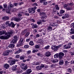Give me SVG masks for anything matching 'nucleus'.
<instances>
[{
  "mask_svg": "<svg viewBox=\"0 0 74 74\" xmlns=\"http://www.w3.org/2000/svg\"><path fill=\"white\" fill-rule=\"evenodd\" d=\"M29 32H28L25 35L26 37H28V36H29Z\"/></svg>",
  "mask_w": 74,
  "mask_h": 74,
  "instance_id": "obj_47",
  "label": "nucleus"
},
{
  "mask_svg": "<svg viewBox=\"0 0 74 74\" xmlns=\"http://www.w3.org/2000/svg\"><path fill=\"white\" fill-rule=\"evenodd\" d=\"M59 58L60 59H62L63 58V57L64 55V54L63 53L60 52L58 54Z\"/></svg>",
  "mask_w": 74,
  "mask_h": 74,
  "instance_id": "obj_6",
  "label": "nucleus"
},
{
  "mask_svg": "<svg viewBox=\"0 0 74 74\" xmlns=\"http://www.w3.org/2000/svg\"><path fill=\"white\" fill-rule=\"evenodd\" d=\"M38 56H42V54L41 53H38L37 54Z\"/></svg>",
  "mask_w": 74,
  "mask_h": 74,
  "instance_id": "obj_43",
  "label": "nucleus"
},
{
  "mask_svg": "<svg viewBox=\"0 0 74 74\" xmlns=\"http://www.w3.org/2000/svg\"><path fill=\"white\" fill-rule=\"evenodd\" d=\"M47 18V16L45 15H43L41 17V19H46Z\"/></svg>",
  "mask_w": 74,
  "mask_h": 74,
  "instance_id": "obj_15",
  "label": "nucleus"
},
{
  "mask_svg": "<svg viewBox=\"0 0 74 74\" xmlns=\"http://www.w3.org/2000/svg\"><path fill=\"white\" fill-rule=\"evenodd\" d=\"M69 7V5H68V4H65L63 6L64 7L66 8H67V7Z\"/></svg>",
  "mask_w": 74,
  "mask_h": 74,
  "instance_id": "obj_41",
  "label": "nucleus"
},
{
  "mask_svg": "<svg viewBox=\"0 0 74 74\" xmlns=\"http://www.w3.org/2000/svg\"><path fill=\"white\" fill-rule=\"evenodd\" d=\"M70 53L71 55L73 56L74 55V53L73 52H70Z\"/></svg>",
  "mask_w": 74,
  "mask_h": 74,
  "instance_id": "obj_61",
  "label": "nucleus"
},
{
  "mask_svg": "<svg viewBox=\"0 0 74 74\" xmlns=\"http://www.w3.org/2000/svg\"><path fill=\"white\" fill-rule=\"evenodd\" d=\"M54 61L55 62V63H56V62H58V60L57 59H55L54 60Z\"/></svg>",
  "mask_w": 74,
  "mask_h": 74,
  "instance_id": "obj_64",
  "label": "nucleus"
},
{
  "mask_svg": "<svg viewBox=\"0 0 74 74\" xmlns=\"http://www.w3.org/2000/svg\"><path fill=\"white\" fill-rule=\"evenodd\" d=\"M1 26L3 28V29H4L5 27H7V25H6V24H5L2 25Z\"/></svg>",
  "mask_w": 74,
  "mask_h": 74,
  "instance_id": "obj_21",
  "label": "nucleus"
},
{
  "mask_svg": "<svg viewBox=\"0 0 74 74\" xmlns=\"http://www.w3.org/2000/svg\"><path fill=\"white\" fill-rule=\"evenodd\" d=\"M33 6H35V5H36V6H37V5H37V3H35L33 4Z\"/></svg>",
  "mask_w": 74,
  "mask_h": 74,
  "instance_id": "obj_52",
  "label": "nucleus"
},
{
  "mask_svg": "<svg viewBox=\"0 0 74 74\" xmlns=\"http://www.w3.org/2000/svg\"><path fill=\"white\" fill-rule=\"evenodd\" d=\"M65 16L66 18H69V15L68 14H66L65 15Z\"/></svg>",
  "mask_w": 74,
  "mask_h": 74,
  "instance_id": "obj_36",
  "label": "nucleus"
},
{
  "mask_svg": "<svg viewBox=\"0 0 74 74\" xmlns=\"http://www.w3.org/2000/svg\"><path fill=\"white\" fill-rule=\"evenodd\" d=\"M71 48V46H67L65 47V49H69Z\"/></svg>",
  "mask_w": 74,
  "mask_h": 74,
  "instance_id": "obj_42",
  "label": "nucleus"
},
{
  "mask_svg": "<svg viewBox=\"0 0 74 74\" xmlns=\"http://www.w3.org/2000/svg\"><path fill=\"white\" fill-rule=\"evenodd\" d=\"M32 72V71L31 69H29L27 70V74H30V73H31Z\"/></svg>",
  "mask_w": 74,
  "mask_h": 74,
  "instance_id": "obj_13",
  "label": "nucleus"
},
{
  "mask_svg": "<svg viewBox=\"0 0 74 74\" xmlns=\"http://www.w3.org/2000/svg\"><path fill=\"white\" fill-rule=\"evenodd\" d=\"M35 48L36 49H38L40 48V46L38 45H36Z\"/></svg>",
  "mask_w": 74,
  "mask_h": 74,
  "instance_id": "obj_32",
  "label": "nucleus"
},
{
  "mask_svg": "<svg viewBox=\"0 0 74 74\" xmlns=\"http://www.w3.org/2000/svg\"><path fill=\"white\" fill-rule=\"evenodd\" d=\"M17 66H18L16 65L13 66L12 67V70L13 71H15V70H16V67H17Z\"/></svg>",
  "mask_w": 74,
  "mask_h": 74,
  "instance_id": "obj_11",
  "label": "nucleus"
},
{
  "mask_svg": "<svg viewBox=\"0 0 74 74\" xmlns=\"http://www.w3.org/2000/svg\"><path fill=\"white\" fill-rule=\"evenodd\" d=\"M9 19V17L8 16H4L3 18V20H5L6 21L8 20Z\"/></svg>",
  "mask_w": 74,
  "mask_h": 74,
  "instance_id": "obj_14",
  "label": "nucleus"
},
{
  "mask_svg": "<svg viewBox=\"0 0 74 74\" xmlns=\"http://www.w3.org/2000/svg\"><path fill=\"white\" fill-rule=\"evenodd\" d=\"M23 17H22V15L20 13H19L18 15V17L17 18H13V19L16 21V22H19L22 19Z\"/></svg>",
  "mask_w": 74,
  "mask_h": 74,
  "instance_id": "obj_2",
  "label": "nucleus"
},
{
  "mask_svg": "<svg viewBox=\"0 0 74 74\" xmlns=\"http://www.w3.org/2000/svg\"><path fill=\"white\" fill-rule=\"evenodd\" d=\"M38 51V49L34 50L32 51L33 53H35V52H37Z\"/></svg>",
  "mask_w": 74,
  "mask_h": 74,
  "instance_id": "obj_40",
  "label": "nucleus"
},
{
  "mask_svg": "<svg viewBox=\"0 0 74 74\" xmlns=\"http://www.w3.org/2000/svg\"><path fill=\"white\" fill-rule=\"evenodd\" d=\"M26 64H24L23 63H22L20 65V67L21 68H22Z\"/></svg>",
  "mask_w": 74,
  "mask_h": 74,
  "instance_id": "obj_27",
  "label": "nucleus"
},
{
  "mask_svg": "<svg viewBox=\"0 0 74 74\" xmlns=\"http://www.w3.org/2000/svg\"><path fill=\"white\" fill-rule=\"evenodd\" d=\"M40 36V35L38 34H36V37H39Z\"/></svg>",
  "mask_w": 74,
  "mask_h": 74,
  "instance_id": "obj_58",
  "label": "nucleus"
},
{
  "mask_svg": "<svg viewBox=\"0 0 74 74\" xmlns=\"http://www.w3.org/2000/svg\"><path fill=\"white\" fill-rule=\"evenodd\" d=\"M19 43V44H22V43H23V38H21L20 39Z\"/></svg>",
  "mask_w": 74,
  "mask_h": 74,
  "instance_id": "obj_19",
  "label": "nucleus"
},
{
  "mask_svg": "<svg viewBox=\"0 0 74 74\" xmlns=\"http://www.w3.org/2000/svg\"><path fill=\"white\" fill-rule=\"evenodd\" d=\"M18 51H19L20 52H22V50L21 49H19Z\"/></svg>",
  "mask_w": 74,
  "mask_h": 74,
  "instance_id": "obj_59",
  "label": "nucleus"
},
{
  "mask_svg": "<svg viewBox=\"0 0 74 74\" xmlns=\"http://www.w3.org/2000/svg\"><path fill=\"white\" fill-rule=\"evenodd\" d=\"M42 68L40 66H39L36 67V69H37L38 70H41Z\"/></svg>",
  "mask_w": 74,
  "mask_h": 74,
  "instance_id": "obj_20",
  "label": "nucleus"
},
{
  "mask_svg": "<svg viewBox=\"0 0 74 74\" xmlns=\"http://www.w3.org/2000/svg\"><path fill=\"white\" fill-rule=\"evenodd\" d=\"M14 47H15V45L14 44H10L9 45V48H14Z\"/></svg>",
  "mask_w": 74,
  "mask_h": 74,
  "instance_id": "obj_17",
  "label": "nucleus"
},
{
  "mask_svg": "<svg viewBox=\"0 0 74 74\" xmlns=\"http://www.w3.org/2000/svg\"><path fill=\"white\" fill-rule=\"evenodd\" d=\"M5 33V31H0V35H2V34H4Z\"/></svg>",
  "mask_w": 74,
  "mask_h": 74,
  "instance_id": "obj_24",
  "label": "nucleus"
},
{
  "mask_svg": "<svg viewBox=\"0 0 74 74\" xmlns=\"http://www.w3.org/2000/svg\"><path fill=\"white\" fill-rule=\"evenodd\" d=\"M67 71L69 72H71V71H72V70H71V69L70 68H69L68 69Z\"/></svg>",
  "mask_w": 74,
  "mask_h": 74,
  "instance_id": "obj_45",
  "label": "nucleus"
},
{
  "mask_svg": "<svg viewBox=\"0 0 74 74\" xmlns=\"http://www.w3.org/2000/svg\"><path fill=\"white\" fill-rule=\"evenodd\" d=\"M14 33V31L13 30H11L9 32L5 33V35H7L6 36H1L0 37V38L1 39L3 40L7 39L10 36L12 35V34Z\"/></svg>",
  "mask_w": 74,
  "mask_h": 74,
  "instance_id": "obj_1",
  "label": "nucleus"
},
{
  "mask_svg": "<svg viewBox=\"0 0 74 74\" xmlns=\"http://www.w3.org/2000/svg\"><path fill=\"white\" fill-rule=\"evenodd\" d=\"M58 55H59V54H55L54 56V58H58Z\"/></svg>",
  "mask_w": 74,
  "mask_h": 74,
  "instance_id": "obj_37",
  "label": "nucleus"
},
{
  "mask_svg": "<svg viewBox=\"0 0 74 74\" xmlns=\"http://www.w3.org/2000/svg\"><path fill=\"white\" fill-rule=\"evenodd\" d=\"M27 54H28V55H29V54L31 53V51H27Z\"/></svg>",
  "mask_w": 74,
  "mask_h": 74,
  "instance_id": "obj_53",
  "label": "nucleus"
},
{
  "mask_svg": "<svg viewBox=\"0 0 74 74\" xmlns=\"http://www.w3.org/2000/svg\"><path fill=\"white\" fill-rule=\"evenodd\" d=\"M18 39V37L16 36H14V37L13 39L12 40V42L13 43H14V42H16L17 41V40Z\"/></svg>",
  "mask_w": 74,
  "mask_h": 74,
  "instance_id": "obj_7",
  "label": "nucleus"
},
{
  "mask_svg": "<svg viewBox=\"0 0 74 74\" xmlns=\"http://www.w3.org/2000/svg\"><path fill=\"white\" fill-rule=\"evenodd\" d=\"M9 50H7L5 52H4L3 53V56H8L9 55Z\"/></svg>",
  "mask_w": 74,
  "mask_h": 74,
  "instance_id": "obj_8",
  "label": "nucleus"
},
{
  "mask_svg": "<svg viewBox=\"0 0 74 74\" xmlns=\"http://www.w3.org/2000/svg\"><path fill=\"white\" fill-rule=\"evenodd\" d=\"M40 66L42 69V68H43V67H44L45 66H44V64H41Z\"/></svg>",
  "mask_w": 74,
  "mask_h": 74,
  "instance_id": "obj_57",
  "label": "nucleus"
},
{
  "mask_svg": "<svg viewBox=\"0 0 74 74\" xmlns=\"http://www.w3.org/2000/svg\"><path fill=\"white\" fill-rule=\"evenodd\" d=\"M60 47V45L56 47H55V46H53L51 47V48L52 49H53L54 51L56 52L57 51H58V48H59Z\"/></svg>",
  "mask_w": 74,
  "mask_h": 74,
  "instance_id": "obj_4",
  "label": "nucleus"
},
{
  "mask_svg": "<svg viewBox=\"0 0 74 74\" xmlns=\"http://www.w3.org/2000/svg\"><path fill=\"white\" fill-rule=\"evenodd\" d=\"M31 8H33V10H36V9H37V7L35 6L34 7Z\"/></svg>",
  "mask_w": 74,
  "mask_h": 74,
  "instance_id": "obj_51",
  "label": "nucleus"
},
{
  "mask_svg": "<svg viewBox=\"0 0 74 74\" xmlns=\"http://www.w3.org/2000/svg\"><path fill=\"white\" fill-rule=\"evenodd\" d=\"M66 9L67 10H72V8H66Z\"/></svg>",
  "mask_w": 74,
  "mask_h": 74,
  "instance_id": "obj_50",
  "label": "nucleus"
},
{
  "mask_svg": "<svg viewBox=\"0 0 74 74\" xmlns=\"http://www.w3.org/2000/svg\"><path fill=\"white\" fill-rule=\"evenodd\" d=\"M65 12L63 10H60V14H63Z\"/></svg>",
  "mask_w": 74,
  "mask_h": 74,
  "instance_id": "obj_29",
  "label": "nucleus"
},
{
  "mask_svg": "<svg viewBox=\"0 0 74 74\" xmlns=\"http://www.w3.org/2000/svg\"><path fill=\"white\" fill-rule=\"evenodd\" d=\"M27 29H25L24 30V31L22 32L21 33L22 34V35H24L26 32H27Z\"/></svg>",
  "mask_w": 74,
  "mask_h": 74,
  "instance_id": "obj_23",
  "label": "nucleus"
},
{
  "mask_svg": "<svg viewBox=\"0 0 74 74\" xmlns=\"http://www.w3.org/2000/svg\"><path fill=\"white\" fill-rule=\"evenodd\" d=\"M29 44L30 45L33 46L34 45V42L32 41H30L29 42Z\"/></svg>",
  "mask_w": 74,
  "mask_h": 74,
  "instance_id": "obj_25",
  "label": "nucleus"
},
{
  "mask_svg": "<svg viewBox=\"0 0 74 74\" xmlns=\"http://www.w3.org/2000/svg\"><path fill=\"white\" fill-rule=\"evenodd\" d=\"M7 5L6 4H3V8H7Z\"/></svg>",
  "mask_w": 74,
  "mask_h": 74,
  "instance_id": "obj_31",
  "label": "nucleus"
},
{
  "mask_svg": "<svg viewBox=\"0 0 74 74\" xmlns=\"http://www.w3.org/2000/svg\"><path fill=\"white\" fill-rule=\"evenodd\" d=\"M17 11V9L15 8H13L12 10H11V12H16Z\"/></svg>",
  "mask_w": 74,
  "mask_h": 74,
  "instance_id": "obj_26",
  "label": "nucleus"
},
{
  "mask_svg": "<svg viewBox=\"0 0 74 74\" xmlns=\"http://www.w3.org/2000/svg\"><path fill=\"white\" fill-rule=\"evenodd\" d=\"M20 53V51H17L15 53V54H16V53Z\"/></svg>",
  "mask_w": 74,
  "mask_h": 74,
  "instance_id": "obj_60",
  "label": "nucleus"
},
{
  "mask_svg": "<svg viewBox=\"0 0 74 74\" xmlns=\"http://www.w3.org/2000/svg\"><path fill=\"white\" fill-rule=\"evenodd\" d=\"M29 46L27 45H26L24 46V47L25 48H28Z\"/></svg>",
  "mask_w": 74,
  "mask_h": 74,
  "instance_id": "obj_46",
  "label": "nucleus"
},
{
  "mask_svg": "<svg viewBox=\"0 0 74 74\" xmlns=\"http://www.w3.org/2000/svg\"><path fill=\"white\" fill-rule=\"evenodd\" d=\"M10 67V65L7 64H5L4 65V67L6 68V69H8L9 67Z\"/></svg>",
  "mask_w": 74,
  "mask_h": 74,
  "instance_id": "obj_12",
  "label": "nucleus"
},
{
  "mask_svg": "<svg viewBox=\"0 0 74 74\" xmlns=\"http://www.w3.org/2000/svg\"><path fill=\"white\" fill-rule=\"evenodd\" d=\"M59 64L60 65H63V64H64V62H63V61L61 60L59 61Z\"/></svg>",
  "mask_w": 74,
  "mask_h": 74,
  "instance_id": "obj_22",
  "label": "nucleus"
},
{
  "mask_svg": "<svg viewBox=\"0 0 74 74\" xmlns=\"http://www.w3.org/2000/svg\"><path fill=\"white\" fill-rule=\"evenodd\" d=\"M13 7H14V5H12V4H10L8 8L9 10H11L12 8H13Z\"/></svg>",
  "mask_w": 74,
  "mask_h": 74,
  "instance_id": "obj_16",
  "label": "nucleus"
},
{
  "mask_svg": "<svg viewBox=\"0 0 74 74\" xmlns=\"http://www.w3.org/2000/svg\"><path fill=\"white\" fill-rule=\"evenodd\" d=\"M56 12L57 11L56 10H53L52 12V13L53 14H56Z\"/></svg>",
  "mask_w": 74,
  "mask_h": 74,
  "instance_id": "obj_34",
  "label": "nucleus"
},
{
  "mask_svg": "<svg viewBox=\"0 0 74 74\" xmlns=\"http://www.w3.org/2000/svg\"><path fill=\"white\" fill-rule=\"evenodd\" d=\"M28 11H29V13H31V14H34V13H35V12H36V11L33 10V8H29Z\"/></svg>",
  "mask_w": 74,
  "mask_h": 74,
  "instance_id": "obj_5",
  "label": "nucleus"
},
{
  "mask_svg": "<svg viewBox=\"0 0 74 74\" xmlns=\"http://www.w3.org/2000/svg\"><path fill=\"white\" fill-rule=\"evenodd\" d=\"M44 1V2L43 3V4L44 5H47L48 4V2L47 1Z\"/></svg>",
  "mask_w": 74,
  "mask_h": 74,
  "instance_id": "obj_33",
  "label": "nucleus"
},
{
  "mask_svg": "<svg viewBox=\"0 0 74 74\" xmlns=\"http://www.w3.org/2000/svg\"><path fill=\"white\" fill-rule=\"evenodd\" d=\"M55 7L56 8V10H59V7L58 6V5H56Z\"/></svg>",
  "mask_w": 74,
  "mask_h": 74,
  "instance_id": "obj_48",
  "label": "nucleus"
},
{
  "mask_svg": "<svg viewBox=\"0 0 74 74\" xmlns=\"http://www.w3.org/2000/svg\"><path fill=\"white\" fill-rule=\"evenodd\" d=\"M48 30H49V31H51L52 30V28L51 27H49L48 28Z\"/></svg>",
  "mask_w": 74,
  "mask_h": 74,
  "instance_id": "obj_39",
  "label": "nucleus"
},
{
  "mask_svg": "<svg viewBox=\"0 0 74 74\" xmlns=\"http://www.w3.org/2000/svg\"><path fill=\"white\" fill-rule=\"evenodd\" d=\"M55 66V65L52 64L51 65V67L52 68H54Z\"/></svg>",
  "mask_w": 74,
  "mask_h": 74,
  "instance_id": "obj_56",
  "label": "nucleus"
},
{
  "mask_svg": "<svg viewBox=\"0 0 74 74\" xmlns=\"http://www.w3.org/2000/svg\"><path fill=\"white\" fill-rule=\"evenodd\" d=\"M50 47V46H49V45H48L47 46H46L45 47V49H49V48Z\"/></svg>",
  "mask_w": 74,
  "mask_h": 74,
  "instance_id": "obj_35",
  "label": "nucleus"
},
{
  "mask_svg": "<svg viewBox=\"0 0 74 74\" xmlns=\"http://www.w3.org/2000/svg\"><path fill=\"white\" fill-rule=\"evenodd\" d=\"M37 27V26L36 24H34L33 26L32 27V29H34V28H36Z\"/></svg>",
  "mask_w": 74,
  "mask_h": 74,
  "instance_id": "obj_28",
  "label": "nucleus"
},
{
  "mask_svg": "<svg viewBox=\"0 0 74 74\" xmlns=\"http://www.w3.org/2000/svg\"><path fill=\"white\" fill-rule=\"evenodd\" d=\"M71 26L72 27L74 28V23H72L71 24Z\"/></svg>",
  "mask_w": 74,
  "mask_h": 74,
  "instance_id": "obj_62",
  "label": "nucleus"
},
{
  "mask_svg": "<svg viewBox=\"0 0 74 74\" xmlns=\"http://www.w3.org/2000/svg\"><path fill=\"white\" fill-rule=\"evenodd\" d=\"M16 61H18V60H13L12 62L10 63V66H12V65H13V64H15V62Z\"/></svg>",
  "mask_w": 74,
  "mask_h": 74,
  "instance_id": "obj_10",
  "label": "nucleus"
},
{
  "mask_svg": "<svg viewBox=\"0 0 74 74\" xmlns=\"http://www.w3.org/2000/svg\"><path fill=\"white\" fill-rule=\"evenodd\" d=\"M14 6H17V5H18V3H14Z\"/></svg>",
  "mask_w": 74,
  "mask_h": 74,
  "instance_id": "obj_63",
  "label": "nucleus"
},
{
  "mask_svg": "<svg viewBox=\"0 0 74 74\" xmlns=\"http://www.w3.org/2000/svg\"><path fill=\"white\" fill-rule=\"evenodd\" d=\"M5 24L8 27H15V25L14 24V23L12 22H11L10 23V21H7L6 22Z\"/></svg>",
  "mask_w": 74,
  "mask_h": 74,
  "instance_id": "obj_3",
  "label": "nucleus"
},
{
  "mask_svg": "<svg viewBox=\"0 0 74 74\" xmlns=\"http://www.w3.org/2000/svg\"><path fill=\"white\" fill-rule=\"evenodd\" d=\"M40 15H41H41H45V13L44 12H42L41 13H40Z\"/></svg>",
  "mask_w": 74,
  "mask_h": 74,
  "instance_id": "obj_38",
  "label": "nucleus"
},
{
  "mask_svg": "<svg viewBox=\"0 0 74 74\" xmlns=\"http://www.w3.org/2000/svg\"><path fill=\"white\" fill-rule=\"evenodd\" d=\"M51 55V53L49 52H47L46 53L45 56L47 57H49Z\"/></svg>",
  "mask_w": 74,
  "mask_h": 74,
  "instance_id": "obj_9",
  "label": "nucleus"
},
{
  "mask_svg": "<svg viewBox=\"0 0 74 74\" xmlns=\"http://www.w3.org/2000/svg\"><path fill=\"white\" fill-rule=\"evenodd\" d=\"M44 1H46V0H40V2L41 3H44Z\"/></svg>",
  "mask_w": 74,
  "mask_h": 74,
  "instance_id": "obj_49",
  "label": "nucleus"
},
{
  "mask_svg": "<svg viewBox=\"0 0 74 74\" xmlns=\"http://www.w3.org/2000/svg\"><path fill=\"white\" fill-rule=\"evenodd\" d=\"M20 60H23L25 59V56H22L20 57Z\"/></svg>",
  "mask_w": 74,
  "mask_h": 74,
  "instance_id": "obj_30",
  "label": "nucleus"
},
{
  "mask_svg": "<svg viewBox=\"0 0 74 74\" xmlns=\"http://www.w3.org/2000/svg\"><path fill=\"white\" fill-rule=\"evenodd\" d=\"M22 69L23 70H26L27 69V65H25L24 66Z\"/></svg>",
  "mask_w": 74,
  "mask_h": 74,
  "instance_id": "obj_18",
  "label": "nucleus"
},
{
  "mask_svg": "<svg viewBox=\"0 0 74 74\" xmlns=\"http://www.w3.org/2000/svg\"><path fill=\"white\" fill-rule=\"evenodd\" d=\"M29 41H30V38H29L26 39L27 42H29Z\"/></svg>",
  "mask_w": 74,
  "mask_h": 74,
  "instance_id": "obj_55",
  "label": "nucleus"
},
{
  "mask_svg": "<svg viewBox=\"0 0 74 74\" xmlns=\"http://www.w3.org/2000/svg\"><path fill=\"white\" fill-rule=\"evenodd\" d=\"M68 64H69V62L67 61H66L65 62V64H66V65H67Z\"/></svg>",
  "mask_w": 74,
  "mask_h": 74,
  "instance_id": "obj_54",
  "label": "nucleus"
},
{
  "mask_svg": "<svg viewBox=\"0 0 74 74\" xmlns=\"http://www.w3.org/2000/svg\"><path fill=\"white\" fill-rule=\"evenodd\" d=\"M68 4L69 7H70V5H73V3H68Z\"/></svg>",
  "mask_w": 74,
  "mask_h": 74,
  "instance_id": "obj_44",
  "label": "nucleus"
}]
</instances>
